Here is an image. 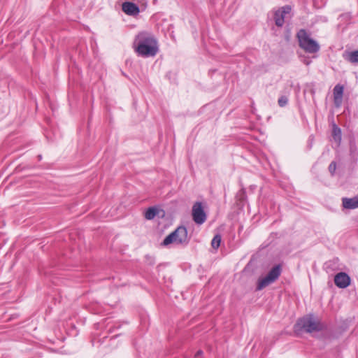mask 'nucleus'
Instances as JSON below:
<instances>
[{"label": "nucleus", "instance_id": "nucleus-8", "mask_svg": "<svg viewBox=\"0 0 358 358\" xmlns=\"http://www.w3.org/2000/svg\"><path fill=\"white\" fill-rule=\"evenodd\" d=\"M350 278L345 272H340L334 277V283L339 288H346L350 284Z\"/></svg>", "mask_w": 358, "mask_h": 358}, {"label": "nucleus", "instance_id": "nucleus-7", "mask_svg": "<svg viewBox=\"0 0 358 358\" xmlns=\"http://www.w3.org/2000/svg\"><path fill=\"white\" fill-rule=\"evenodd\" d=\"M291 12V7L289 6H283L274 12V21L275 24L278 27H282L285 22V19L287 17V15H289Z\"/></svg>", "mask_w": 358, "mask_h": 358}, {"label": "nucleus", "instance_id": "nucleus-1", "mask_svg": "<svg viewBox=\"0 0 358 358\" xmlns=\"http://www.w3.org/2000/svg\"><path fill=\"white\" fill-rule=\"evenodd\" d=\"M134 48L138 56L145 58L155 57L159 51L157 39L148 31H141L136 36Z\"/></svg>", "mask_w": 358, "mask_h": 358}, {"label": "nucleus", "instance_id": "nucleus-9", "mask_svg": "<svg viewBox=\"0 0 358 358\" xmlns=\"http://www.w3.org/2000/svg\"><path fill=\"white\" fill-rule=\"evenodd\" d=\"M122 11L128 15L136 16L140 13L139 7L134 3L125 1L122 4Z\"/></svg>", "mask_w": 358, "mask_h": 358}, {"label": "nucleus", "instance_id": "nucleus-5", "mask_svg": "<svg viewBox=\"0 0 358 358\" xmlns=\"http://www.w3.org/2000/svg\"><path fill=\"white\" fill-rule=\"evenodd\" d=\"M281 273V266L280 264L275 265L265 277L259 279L257 289L262 290L264 287L274 282L279 278Z\"/></svg>", "mask_w": 358, "mask_h": 358}, {"label": "nucleus", "instance_id": "nucleus-12", "mask_svg": "<svg viewBox=\"0 0 358 358\" xmlns=\"http://www.w3.org/2000/svg\"><path fill=\"white\" fill-rule=\"evenodd\" d=\"M158 213V210L155 207H150L145 213V217L148 220H152Z\"/></svg>", "mask_w": 358, "mask_h": 358}, {"label": "nucleus", "instance_id": "nucleus-11", "mask_svg": "<svg viewBox=\"0 0 358 358\" xmlns=\"http://www.w3.org/2000/svg\"><path fill=\"white\" fill-rule=\"evenodd\" d=\"M342 204L345 208L355 209L358 208V194L352 198H343Z\"/></svg>", "mask_w": 358, "mask_h": 358}, {"label": "nucleus", "instance_id": "nucleus-14", "mask_svg": "<svg viewBox=\"0 0 358 358\" xmlns=\"http://www.w3.org/2000/svg\"><path fill=\"white\" fill-rule=\"evenodd\" d=\"M221 243V236L219 234L215 235L211 241V245L213 248L217 249L220 247Z\"/></svg>", "mask_w": 358, "mask_h": 358}, {"label": "nucleus", "instance_id": "nucleus-15", "mask_svg": "<svg viewBox=\"0 0 358 358\" xmlns=\"http://www.w3.org/2000/svg\"><path fill=\"white\" fill-rule=\"evenodd\" d=\"M349 61L352 63L358 62V50L353 51L349 55Z\"/></svg>", "mask_w": 358, "mask_h": 358}, {"label": "nucleus", "instance_id": "nucleus-4", "mask_svg": "<svg viewBox=\"0 0 358 358\" xmlns=\"http://www.w3.org/2000/svg\"><path fill=\"white\" fill-rule=\"evenodd\" d=\"M187 243V231L185 227H179L168 235L163 241V245L171 243L182 244Z\"/></svg>", "mask_w": 358, "mask_h": 358}, {"label": "nucleus", "instance_id": "nucleus-18", "mask_svg": "<svg viewBox=\"0 0 358 358\" xmlns=\"http://www.w3.org/2000/svg\"><path fill=\"white\" fill-rule=\"evenodd\" d=\"M238 196H239V199L241 201H243V199H245V190L244 189H241L239 192V193L238 194Z\"/></svg>", "mask_w": 358, "mask_h": 358}, {"label": "nucleus", "instance_id": "nucleus-2", "mask_svg": "<svg viewBox=\"0 0 358 358\" xmlns=\"http://www.w3.org/2000/svg\"><path fill=\"white\" fill-rule=\"evenodd\" d=\"M296 333L307 332L312 333L320 331L323 329V324L313 315H308L299 318L294 327Z\"/></svg>", "mask_w": 358, "mask_h": 358}, {"label": "nucleus", "instance_id": "nucleus-19", "mask_svg": "<svg viewBox=\"0 0 358 358\" xmlns=\"http://www.w3.org/2000/svg\"><path fill=\"white\" fill-rule=\"evenodd\" d=\"M202 353H203L202 350H199V351H197V352L196 353L195 356H196V357H198V356H199V355H202Z\"/></svg>", "mask_w": 358, "mask_h": 358}, {"label": "nucleus", "instance_id": "nucleus-16", "mask_svg": "<svg viewBox=\"0 0 358 358\" xmlns=\"http://www.w3.org/2000/svg\"><path fill=\"white\" fill-rule=\"evenodd\" d=\"M288 97L285 95H282L278 100V106L280 107H285L288 103Z\"/></svg>", "mask_w": 358, "mask_h": 358}, {"label": "nucleus", "instance_id": "nucleus-17", "mask_svg": "<svg viewBox=\"0 0 358 358\" xmlns=\"http://www.w3.org/2000/svg\"><path fill=\"white\" fill-rule=\"evenodd\" d=\"M329 171L331 173L332 176L334 175L335 171L336 169V163L335 162H331V164L329 166Z\"/></svg>", "mask_w": 358, "mask_h": 358}, {"label": "nucleus", "instance_id": "nucleus-6", "mask_svg": "<svg viewBox=\"0 0 358 358\" xmlns=\"http://www.w3.org/2000/svg\"><path fill=\"white\" fill-rule=\"evenodd\" d=\"M192 215L194 222L197 224H202L206 222L207 216L201 202L194 203L192 209Z\"/></svg>", "mask_w": 358, "mask_h": 358}, {"label": "nucleus", "instance_id": "nucleus-13", "mask_svg": "<svg viewBox=\"0 0 358 358\" xmlns=\"http://www.w3.org/2000/svg\"><path fill=\"white\" fill-rule=\"evenodd\" d=\"M332 136L336 141L340 142L341 140V130L336 124H334Z\"/></svg>", "mask_w": 358, "mask_h": 358}, {"label": "nucleus", "instance_id": "nucleus-3", "mask_svg": "<svg viewBox=\"0 0 358 358\" xmlns=\"http://www.w3.org/2000/svg\"><path fill=\"white\" fill-rule=\"evenodd\" d=\"M299 45L306 52L310 54L317 53L320 50L318 43L311 38L305 29H300L296 34Z\"/></svg>", "mask_w": 358, "mask_h": 358}, {"label": "nucleus", "instance_id": "nucleus-10", "mask_svg": "<svg viewBox=\"0 0 358 358\" xmlns=\"http://www.w3.org/2000/svg\"><path fill=\"white\" fill-rule=\"evenodd\" d=\"M343 92L344 87L340 84H337L333 90L334 102L336 107H340L342 104Z\"/></svg>", "mask_w": 358, "mask_h": 358}]
</instances>
